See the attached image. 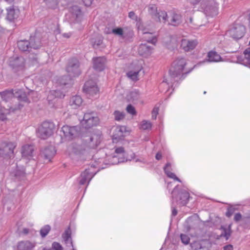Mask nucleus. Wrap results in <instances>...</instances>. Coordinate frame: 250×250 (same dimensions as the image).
<instances>
[{"mask_svg":"<svg viewBox=\"0 0 250 250\" xmlns=\"http://www.w3.org/2000/svg\"><path fill=\"white\" fill-rule=\"evenodd\" d=\"M14 91V97L17 98L19 101L25 103L29 102L28 96L30 95V93H36V92L33 91H31L30 93L28 92V93H27L23 89H15Z\"/></svg>","mask_w":250,"mask_h":250,"instance_id":"nucleus-13","label":"nucleus"},{"mask_svg":"<svg viewBox=\"0 0 250 250\" xmlns=\"http://www.w3.org/2000/svg\"><path fill=\"white\" fill-rule=\"evenodd\" d=\"M142 69V66H138L135 71L131 70L127 73V76L128 78L133 81H137L138 80V75L139 72Z\"/></svg>","mask_w":250,"mask_h":250,"instance_id":"nucleus-34","label":"nucleus"},{"mask_svg":"<svg viewBox=\"0 0 250 250\" xmlns=\"http://www.w3.org/2000/svg\"><path fill=\"white\" fill-rule=\"evenodd\" d=\"M49 8H55L58 4V0H44Z\"/></svg>","mask_w":250,"mask_h":250,"instance_id":"nucleus-47","label":"nucleus"},{"mask_svg":"<svg viewBox=\"0 0 250 250\" xmlns=\"http://www.w3.org/2000/svg\"><path fill=\"white\" fill-rule=\"evenodd\" d=\"M23 64V59L22 57H17L10 61V65L13 68L22 67Z\"/></svg>","mask_w":250,"mask_h":250,"instance_id":"nucleus-31","label":"nucleus"},{"mask_svg":"<svg viewBox=\"0 0 250 250\" xmlns=\"http://www.w3.org/2000/svg\"><path fill=\"white\" fill-rule=\"evenodd\" d=\"M64 97V95L60 90H52L51 91L48 95L47 99L49 101L53 100V98H62Z\"/></svg>","mask_w":250,"mask_h":250,"instance_id":"nucleus-32","label":"nucleus"},{"mask_svg":"<svg viewBox=\"0 0 250 250\" xmlns=\"http://www.w3.org/2000/svg\"><path fill=\"white\" fill-rule=\"evenodd\" d=\"M143 38L148 42L154 44L157 42L156 35L151 29H147L146 28L143 30Z\"/></svg>","mask_w":250,"mask_h":250,"instance_id":"nucleus-15","label":"nucleus"},{"mask_svg":"<svg viewBox=\"0 0 250 250\" xmlns=\"http://www.w3.org/2000/svg\"><path fill=\"white\" fill-rule=\"evenodd\" d=\"M171 164L169 163H167L165 167L164 168V171L166 175L169 178L173 179L179 182H181V180L175 175V174L168 169V167H170Z\"/></svg>","mask_w":250,"mask_h":250,"instance_id":"nucleus-35","label":"nucleus"},{"mask_svg":"<svg viewBox=\"0 0 250 250\" xmlns=\"http://www.w3.org/2000/svg\"><path fill=\"white\" fill-rule=\"evenodd\" d=\"M34 150V146L30 145H25L22 146V155L23 157H30L32 156Z\"/></svg>","mask_w":250,"mask_h":250,"instance_id":"nucleus-26","label":"nucleus"},{"mask_svg":"<svg viewBox=\"0 0 250 250\" xmlns=\"http://www.w3.org/2000/svg\"><path fill=\"white\" fill-rule=\"evenodd\" d=\"M7 19L10 21H13L18 17V12H16L13 6H11L7 9Z\"/></svg>","mask_w":250,"mask_h":250,"instance_id":"nucleus-33","label":"nucleus"},{"mask_svg":"<svg viewBox=\"0 0 250 250\" xmlns=\"http://www.w3.org/2000/svg\"><path fill=\"white\" fill-rule=\"evenodd\" d=\"M196 45L197 42L194 40L183 39L181 41V47L185 51H189L193 49Z\"/></svg>","mask_w":250,"mask_h":250,"instance_id":"nucleus-17","label":"nucleus"},{"mask_svg":"<svg viewBox=\"0 0 250 250\" xmlns=\"http://www.w3.org/2000/svg\"><path fill=\"white\" fill-rule=\"evenodd\" d=\"M93 0H83V3L86 6H90Z\"/></svg>","mask_w":250,"mask_h":250,"instance_id":"nucleus-58","label":"nucleus"},{"mask_svg":"<svg viewBox=\"0 0 250 250\" xmlns=\"http://www.w3.org/2000/svg\"><path fill=\"white\" fill-rule=\"evenodd\" d=\"M171 193L173 201L175 200L178 204L182 206H184L188 203L189 194L186 190H182L178 192L177 187H176Z\"/></svg>","mask_w":250,"mask_h":250,"instance_id":"nucleus-4","label":"nucleus"},{"mask_svg":"<svg viewBox=\"0 0 250 250\" xmlns=\"http://www.w3.org/2000/svg\"><path fill=\"white\" fill-rule=\"evenodd\" d=\"M245 33V28L243 25H237L229 31L230 36L235 40L242 38Z\"/></svg>","mask_w":250,"mask_h":250,"instance_id":"nucleus-11","label":"nucleus"},{"mask_svg":"<svg viewBox=\"0 0 250 250\" xmlns=\"http://www.w3.org/2000/svg\"><path fill=\"white\" fill-rule=\"evenodd\" d=\"M152 47L146 43H141L138 49L139 55L144 57L150 55L152 53Z\"/></svg>","mask_w":250,"mask_h":250,"instance_id":"nucleus-18","label":"nucleus"},{"mask_svg":"<svg viewBox=\"0 0 250 250\" xmlns=\"http://www.w3.org/2000/svg\"><path fill=\"white\" fill-rule=\"evenodd\" d=\"M128 17L132 20H136L137 18V16L133 11H131L128 13Z\"/></svg>","mask_w":250,"mask_h":250,"instance_id":"nucleus-56","label":"nucleus"},{"mask_svg":"<svg viewBox=\"0 0 250 250\" xmlns=\"http://www.w3.org/2000/svg\"><path fill=\"white\" fill-rule=\"evenodd\" d=\"M235 209L232 207L228 208L227 211L226 213V215L228 217H230L234 212Z\"/></svg>","mask_w":250,"mask_h":250,"instance_id":"nucleus-51","label":"nucleus"},{"mask_svg":"<svg viewBox=\"0 0 250 250\" xmlns=\"http://www.w3.org/2000/svg\"><path fill=\"white\" fill-rule=\"evenodd\" d=\"M83 103V100L81 96L76 95L73 96L70 100L69 104L73 108H77L79 107Z\"/></svg>","mask_w":250,"mask_h":250,"instance_id":"nucleus-27","label":"nucleus"},{"mask_svg":"<svg viewBox=\"0 0 250 250\" xmlns=\"http://www.w3.org/2000/svg\"><path fill=\"white\" fill-rule=\"evenodd\" d=\"M202 8L207 16H214L217 14V4L214 0H206L202 3Z\"/></svg>","mask_w":250,"mask_h":250,"instance_id":"nucleus-7","label":"nucleus"},{"mask_svg":"<svg viewBox=\"0 0 250 250\" xmlns=\"http://www.w3.org/2000/svg\"><path fill=\"white\" fill-rule=\"evenodd\" d=\"M177 210H176V209L175 208H172V215L173 216H175L177 215Z\"/></svg>","mask_w":250,"mask_h":250,"instance_id":"nucleus-62","label":"nucleus"},{"mask_svg":"<svg viewBox=\"0 0 250 250\" xmlns=\"http://www.w3.org/2000/svg\"><path fill=\"white\" fill-rule=\"evenodd\" d=\"M224 250H232L233 246L231 245H228L223 247Z\"/></svg>","mask_w":250,"mask_h":250,"instance_id":"nucleus-60","label":"nucleus"},{"mask_svg":"<svg viewBox=\"0 0 250 250\" xmlns=\"http://www.w3.org/2000/svg\"><path fill=\"white\" fill-rule=\"evenodd\" d=\"M126 111L128 113L133 115H135L136 113L135 108L131 104L127 105L126 107Z\"/></svg>","mask_w":250,"mask_h":250,"instance_id":"nucleus-50","label":"nucleus"},{"mask_svg":"<svg viewBox=\"0 0 250 250\" xmlns=\"http://www.w3.org/2000/svg\"><path fill=\"white\" fill-rule=\"evenodd\" d=\"M99 122V118L94 112H87L84 114L81 124L85 128H89L96 125Z\"/></svg>","mask_w":250,"mask_h":250,"instance_id":"nucleus-6","label":"nucleus"},{"mask_svg":"<svg viewBox=\"0 0 250 250\" xmlns=\"http://www.w3.org/2000/svg\"><path fill=\"white\" fill-rule=\"evenodd\" d=\"M167 15L165 11H159L155 15V20L156 21L166 22Z\"/></svg>","mask_w":250,"mask_h":250,"instance_id":"nucleus-36","label":"nucleus"},{"mask_svg":"<svg viewBox=\"0 0 250 250\" xmlns=\"http://www.w3.org/2000/svg\"><path fill=\"white\" fill-rule=\"evenodd\" d=\"M63 36L64 37L68 38L70 36V34L69 33H64L63 34Z\"/></svg>","mask_w":250,"mask_h":250,"instance_id":"nucleus-64","label":"nucleus"},{"mask_svg":"<svg viewBox=\"0 0 250 250\" xmlns=\"http://www.w3.org/2000/svg\"><path fill=\"white\" fill-rule=\"evenodd\" d=\"M181 22V16L176 13H172L170 17V20L169 21V24L177 26Z\"/></svg>","mask_w":250,"mask_h":250,"instance_id":"nucleus-30","label":"nucleus"},{"mask_svg":"<svg viewBox=\"0 0 250 250\" xmlns=\"http://www.w3.org/2000/svg\"><path fill=\"white\" fill-rule=\"evenodd\" d=\"M208 59L209 62H216L220 61L221 59L220 56L216 52L210 51L208 55Z\"/></svg>","mask_w":250,"mask_h":250,"instance_id":"nucleus-38","label":"nucleus"},{"mask_svg":"<svg viewBox=\"0 0 250 250\" xmlns=\"http://www.w3.org/2000/svg\"><path fill=\"white\" fill-rule=\"evenodd\" d=\"M17 44L19 49L22 52H30L32 49H38L42 45L40 39L35 37L31 38L29 41H20Z\"/></svg>","mask_w":250,"mask_h":250,"instance_id":"nucleus-1","label":"nucleus"},{"mask_svg":"<svg viewBox=\"0 0 250 250\" xmlns=\"http://www.w3.org/2000/svg\"><path fill=\"white\" fill-rule=\"evenodd\" d=\"M112 33L115 35H118L124 38V32L122 28H117L112 30Z\"/></svg>","mask_w":250,"mask_h":250,"instance_id":"nucleus-48","label":"nucleus"},{"mask_svg":"<svg viewBox=\"0 0 250 250\" xmlns=\"http://www.w3.org/2000/svg\"><path fill=\"white\" fill-rule=\"evenodd\" d=\"M140 97V94L139 91L134 90L131 91L127 95V100L134 103H136L139 100Z\"/></svg>","mask_w":250,"mask_h":250,"instance_id":"nucleus-28","label":"nucleus"},{"mask_svg":"<svg viewBox=\"0 0 250 250\" xmlns=\"http://www.w3.org/2000/svg\"><path fill=\"white\" fill-rule=\"evenodd\" d=\"M242 218V215L240 213H237L235 214L234 220L236 222L239 221Z\"/></svg>","mask_w":250,"mask_h":250,"instance_id":"nucleus-55","label":"nucleus"},{"mask_svg":"<svg viewBox=\"0 0 250 250\" xmlns=\"http://www.w3.org/2000/svg\"><path fill=\"white\" fill-rule=\"evenodd\" d=\"M70 11L75 21L78 22L82 17V13L80 8L78 6H73L70 8Z\"/></svg>","mask_w":250,"mask_h":250,"instance_id":"nucleus-25","label":"nucleus"},{"mask_svg":"<svg viewBox=\"0 0 250 250\" xmlns=\"http://www.w3.org/2000/svg\"><path fill=\"white\" fill-rule=\"evenodd\" d=\"M103 38L101 36H98L95 38H93L91 40V42L93 47L97 49L99 48L103 44Z\"/></svg>","mask_w":250,"mask_h":250,"instance_id":"nucleus-37","label":"nucleus"},{"mask_svg":"<svg viewBox=\"0 0 250 250\" xmlns=\"http://www.w3.org/2000/svg\"><path fill=\"white\" fill-rule=\"evenodd\" d=\"M29 232V229L27 228H24L22 230V233L24 234H27Z\"/></svg>","mask_w":250,"mask_h":250,"instance_id":"nucleus-61","label":"nucleus"},{"mask_svg":"<svg viewBox=\"0 0 250 250\" xmlns=\"http://www.w3.org/2000/svg\"><path fill=\"white\" fill-rule=\"evenodd\" d=\"M51 229L49 225H45L40 230V234L42 238H44L49 233Z\"/></svg>","mask_w":250,"mask_h":250,"instance_id":"nucleus-41","label":"nucleus"},{"mask_svg":"<svg viewBox=\"0 0 250 250\" xmlns=\"http://www.w3.org/2000/svg\"><path fill=\"white\" fill-rule=\"evenodd\" d=\"M151 126L152 124L149 121L144 120L141 123V128L144 130L149 129Z\"/></svg>","mask_w":250,"mask_h":250,"instance_id":"nucleus-46","label":"nucleus"},{"mask_svg":"<svg viewBox=\"0 0 250 250\" xmlns=\"http://www.w3.org/2000/svg\"><path fill=\"white\" fill-rule=\"evenodd\" d=\"M55 129V125L51 122H44L38 128L37 136L42 139H46L51 136Z\"/></svg>","mask_w":250,"mask_h":250,"instance_id":"nucleus-2","label":"nucleus"},{"mask_svg":"<svg viewBox=\"0 0 250 250\" xmlns=\"http://www.w3.org/2000/svg\"><path fill=\"white\" fill-rule=\"evenodd\" d=\"M14 90H6L0 92V95L3 101L5 102L9 101L13 97H14Z\"/></svg>","mask_w":250,"mask_h":250,"instance_id":"nucleus-29","label":"nucleus"},{"mask_svg":"<svg viewBox=\"0 0 250 250\" xmlns=\"http://www.w3.org/2000/svg\"><path fill=\"white\" fill-rule=\"evenodd\" d=\"M4 152L6 153V155L9 158L13 156L14 149L16 147V144L15 143L9 142L7 144H2Z\"/></svg>","mask_w":250,"mask_h":250,"instance_id":"nucleus-24","label":"nucleus"},{"mask_svg":"<svg viewBox=\"0 0 250 250\" xmlns=\"http://www.w3.org/2000/svg\"><path fill=\"white\" fill-rule=\"evenodd\" d=\"M115 152L117 154L123 153L125 152L124 148L122 146L117 147L115 149Z\"/></svg>","mask_w":250,"mask_h":250,"instance_id":"nucleus-54","label":"nucleus"},{"mask_svg":"<svg viewBox=\"0 0 250 250\" xmlns=\"http://www.w3.org/2000/svg\"><path fill=\"white\" fill-rule=\"evenodd\" d=\"M66 70L71 77H78L81 74L80 62L76 58H72L68 61Z\"/></svg>","mask_w":250,"mask_h":250,"instance_id":"nucleus-5","label":"nucleus"},{"mask_svg":"<svg viewBox=\"0 0 250 250\" xmlns=\"http://www.w3.org/2000/svg\"><path fill=\"white\" fill-rule=\"evenodd\" d=\"M83 140L87 144L89 149H94L100 144L101 135L100 134H93L90 136L86 137Z\"/></svg>","mask_w":250,"mask_h":250,"instance_id":"nucleus-10","label":"nucleus"},{"mask_svg":"<svg viewBox=\"0 0 250 250\" xmlns=\"http://www.w3.org/2000/svg\"><path fill=\"white\" fill-rule=\"evenodd\" d=\"M207 242L205 241H195L190 244L192 250H208Z\"/></svg>","mask_w":250,"mask_h":250,"instance_id":"nucleus-22","label":"nucleus"},{"mask_svg":"<svg viewBox=\"0 0 250 250\" xmlns=\"http://www.w3.org/2000/svg\"><path fill=\"white\" fill-rule=\"evenodd\" d=\"M148 13L151 15L152 18L154 19L155 15L158 13L157 7L155 5H149L148 6Z\"/></svg>","mask_w":250,"mask_h":250,"instance_id":"nucleus-42","label":"nucleus"},{"mask_svg":"<svg viewBox=\"0 0 250 250\" xmlns=\"http://www.w3.org/2000/svg\"><path fill=\"white\" fill-rule=\"evenodd\" d=\"M155 158L157 160H159L162 158V154L160 153H157L155 156Z\"/></svg>","mask_w":250,"mask_h":250,"instance_id":"nucleus-63","label":"nucleus"},{"mask_svg":"<svg viewBox=\"0 0 250 250\" xmlns=\"http://www.w3.org/2000/svg\"><path fill=\"white\" fill-rule=\"evenodd\" d=\"M60 83L62 85H67L69 84L71 81L70 76H63L61 77L59 80Z\"/></svg>","mask_w":250,"mask_h":250,"instance_id":"nucleus-45","label":"nucleus"},{"mask_svg":"<svg viewBox=\"0 0 250 250\" xmlns=\"http://www.w3.org/2000/svg\"><path fill=\"white\" fill-rule=\"evenodd\" d=\"M221 229H223V232L221 234V236L224 237L226 240H228L231 234V225H229L228 229H226L222 227Z\"/></svg>","mask_w":250,"mask_h":250,"instance_id":"nucleus-40","label":"nucleus"},{"mask_svg":"<svg viewBox=\"0 0 250 250\" xmlns=\"http://www.w3.org/2000/svg\"><path fill=\"white\" fill-rule=\"evenodd\" d=\"M35 247V244L29 241H21L18 243V250H33Z\"/></svg>","mask_w":250,"mask_h":250,"instance_id":"nucleus-20","label":"nucleus"},{"mask_svg":"<svg viewBox=\"0 0 250 250\" xmlns=\"http://www.w3.org/2000/svg\"><path fill=\"white\" fill-rule=\"evenodd\" d=\"M159 108L157 107H155L152 111V118L155 120L157 117V115L158 114Z\"/></svg>","mask_w":250,"mask_h":250,"instance_id":"nucleus-52","label":"nucleus"},{"mask_svg":"<svg viewBox=\"0 0 250 250\" xmlns=\"http://www.w3.org/2000/svg\"><path fill=\"white\" fill-rule=\"evenodd\" d=\"M244 54L245 55V58L247 60L250 61V48L246 49L244 51Z\"/></svg>","mask_w":250,"mask_h":250,"instance_id":"nucleus-53","label":"nucleus"},{"mask_svg":"<svg viewBox=\"0 0 250 250\" xmlns=\"http://www.w3.org/2000/svg\"><path fill=\"white\" fill-rule=\"evenodd\" d=\"M180 237L181 241L183 244L187 245L189 243L190 238L188 235L184 234H181L180 235Z\"/></svg>","mask_w":250,"mask_h":250,"instance_id":"nucleus-49","label":"nucleus"},{"mask_svg":"<svg viewBox=\"0 0 250 250\" xmlns=\"http://www.w3.org/2000/svg\"><path fill=\"white\" fill-rule=\"evenodd\" d=\"M23 106V105H21V104H19L18 107H15V108H10L9 109H6L4 107L1 106L0 105V120L2 121H4L7 119L6 116L7 115L9 114L10 112L11 111H14L15 110L19 109L21 107Z\"/></svg>","mask_w":250,"mask_h":250,"instance_id":"nucleus-21","label":"nucleus"},{"mask_svg":"<svg viewBox=\"0 0 250 250\" xmlns=\"http://www.w3.org/2000/svg\"><path fill=\"white\" fill-rule=\"evenodd\" d=\"M113 115H114L115 120L118 121L123 119L125 116V113L123 112H120L118 110L115 111Z\"/></svg>","mask_w":250,"mask_h":250,"instance_id":"nucleus-44","label":"nucleus"},{"mask_svg":"<svg viewBox=\"0 0 250 250\" xmlns=\"http://www.w3.org/2000/svg\"><path fill=\"white\" fill-rule=\"evenodd\" d=\"M62 236L64 241L65 242V243L67 244L70 243L71 245L72 244L71 238V230L70 228H68L66 230H65Z\"/></svg>","mask_w":250,"mask_h":250,"instance_id":"nucleus-39","label":"nucleus"},{"mask_svg":"<svg viewBox=\"0 0 250 250\" xmlns=\"http://www.w3.org/2000/svg\"><path fill=\"white\" fill-rule=\"evenodd\" d=\"M94 175L90 173L88 169H85L82 173L79 178V184L81 185H84L87 181L88 184L93 178Z\"/></svg>","mask_w":250,"mask_h":250,"instance_id":"nucleus-19","label":"nucleus"},{"mask_svg":"<svg viewBox=\"0 0 250 250\" xmlns=\"http://www.w3.org/2000/svg\"><path fill=\"white\" fill-rule=\"evenodd\" d=\"M78 127L63 125L62 127L61 132L66 140H71L78 134Z\"/></svg>","mask_w":250,"mask_h":250,"instance_id":"nucleus-9","label":"nucleus"},{"mask_svg":"<svg viewBox=\"0 0 250 250\" xmlns=\"http://www.w3.org/2000/svg\"><path fill=\"white\" fill-rule=\"evenodd\" d=\"M55 153L56 150L54 146H49L41 151V155L45 161L49 162L51 161V160L55 155Z\"/></svg>","mask_w":250,"mask_h":250,"instance_id":"nucleus-12","label":"nucleus"},{"mask_svg":"<svg viewBox=\"0 0 250 250\" xmlns=\"http://www.w3.org/2000/svg\"><path fill=\"white\" fill-rule=\"evenodd\" d=\"M74 149L75 153L77 154H84L88 153L89 150L87 145L84 141L83 144L77 145L74 146Z\"/></svg>","mask_w":250,"mask_h":250,"instance_id":"nucleus-23","label":"nucleus"},{"mask_svg":"<svg viewBox=\"0 0 250 250\" xmlns=\"http://www.w3.org/2000/svg\"><path fill=\"white\" fill-rule=\"evenodd\" d=\"M25 171L23 168L21 169H17L15 172V176L19 180L23 179L25 176Z\"/></svg>","mask_w":250,"mask_h":250,"instance_id":"nucleus-43","label":"nucleus"},{"mask_svg":"<svg viewBox=\"0 0 250 250\" xmlns=\"http://www.w3.org/2000/svg\"><path fill=\"white\" fill-rule=\"evenodd\" d=\"M187 64L184 58H178L173 62L170 69L169 74L171 79H174L180 76Z\"/></svg>","mask_w":250,"mask_h":250,"instance_id":"nucleus-3","label":"nucleus"},{"mask_svg":"<svg viewBox=\"0 0 250 250\" xmlns=\"http://www.w3.org/2000/svg\"><path fill=\"white\" fill-rule=\"evenodd\" d=\"M93 68L98 71H103L105 68L106 59L104 57H100L93 59Z\"/></svg>","mask_w":250,"mask_h":250,"instance_id":"nucleus-16","label":"nucleus"},{"mask_svg":"<svg viewBox=\"0 0 250 250\" xmlns=\"http://www.w3.org/2000/svg\"><path fill=\"white\" fill-rule=\"evenodd\" d=\"M125 127L124 126H117L114 130L112 135V140L114 143H117L123 139Z\"/></svg>","mask_w":250,"mask_h":250,"instance_id":"nucleus-14","label":"nucleus"},{"mask_svg":"<svg viewBox=\"0 0 250 250\" xmlns=\"http://www.w3.org/2000/svg\"><path fill=\"white\" fill-rule=\"evenodd\" d=\"M83 89L85 93L90 97L97 95L99 92L96 83L91 80L85 82Z\"/></svg>","mask_w":250,"mask_h":250,"instance_id":"nucleus-8","label":"nucleus"},{"mask_svg":"<svg viewBox=\"0 0 250 250\" xmlns=\"http://www.w3.org/2000/svg\"><path fill=\"white\" fill-rule=\"evenodd\" d=\"M3 149L4 147L3 145H2L1 146H0V156L2 157L7 156V155H6V153L4 152Z\"/></svg>","mask_w":250,"mask_h":250,"instance_id":"nucleus-57","label":"nucleus"},{"mask_svg":"<svg viewBox=\"0 0 250 250\" xmlns=\"http://www.w3.org/2000/svg\"><path fill=\"white\" fill-rule=\"evenodd\" d=\"M201 0H187L190 4L195 5L199 3Z\"/></svg>","mask_w":250,"mask_h":250,"instance_id":"nucleus-59","label":"nucleus"}]
</instances>
